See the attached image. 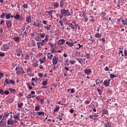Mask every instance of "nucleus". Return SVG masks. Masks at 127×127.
I'll use <instances>...</instances> for the list:
<instances>
[{
	"label": "nucleus",
	"instance_id": "nucleus-25",
	"mask_svg": "<svg viewBox=\"0 0 127 127\" xmlns=\"http://www.w3.org/2000/svg\"><path fill=\"white\" fill-rule=\"evenodd\" d=\"M13 119L14 120H17V121H18L19 122V121H20V118H19L18 116H17L16 115L13 116Z\"/></svg>",
	"mask_w": 127,
	"mask_h": 127
},
{
	"label": "nucleus",
	"instance_id": "nucleus-55",
	"mask_svg": "<svg viewBox=\"0 0 127 127\" xmlns=\"http://www.w3.org/2000/svg\"><path fill=\"white\" fill-rule=\"evenodd\" d=\"M62 101H57V104H58V105H61L62 106H63V104H61Z\"/></svg>",
	"mask_w": 127,
	"mask_h": 127
},
{
	"label": "nucleus",
	"instance_id": "nucleus-32",
	"mask_svg": "<svg viewBox=\"0 0 127 127\" xmlns=\"http://www.w3.org/2000/svg\"><path fill=\"white\" fill-rule=\"evenodd\" d=\"M51 25H49L48 26H46L45 28L47 30H50V29H51Z\"/></svg>",
	"mask_w": 127,
	"mask_h": 127
},
{
	"label": "nucleus",
	"instance_id": "nucleus-4",
	"mask_svg": "<svg viewBox=\"0 0 127 127\" xmlns=\"http://www.w3.org/2000/svg\"><path fill=\"white\" fill-rule=\"evenodd\" d=\"M9 49V45L7 44H4L2 48L3 51H7Z\"/></svg>",
	"mask_w": 127,
	"mask_h": 127
},
{
	"label": "nucleus",
	"instance_id": "nucleus-7",
	"mask_svg": "<svg viewBox=\"0 0 127 127\" xmlns=\"http://www.w3.org/2000/svg\"><path fill=\"white\" fill-rule=\"evenodd\" d=\"M6 24L7 28L8 29H9V28H11V22L10 21V20H7V21L6 22Z\"/></svg>",
	"mask_w": 127,
	"mask_h": 127
},
{
	"label": "nucleus",
	"instance_id": "nucleus-40",
	"mask_svg": "<svg viewBox=\"0 0 127 127\" xmlns=\"http://www.w3.org/2000/svg\"><path fill=\"white\" fill-rule=\"evenodd\" d=\"M97 91H98V93H99V94L100 95H102V93H103V91H102V90H101V89L98 88V89H97Z\"/></svg>",
	"mask_w": 127,
	"mask_h": 127
},
{
	"label": "nucleus",
	"instance_id": "nucleus-29",
	"mask_svg": "<svg viewBox=\"0 0 127 127\" xmlns=\"http://www.w3.org/2000/svg\"><path fill=\"white\" fill-rule=\"evenodd\" d=\"M11 15V13L6 14L5 18H6V19H9V18H10Z\"/></svg>",
	"mask_w": 127,
	"mask_h": 127
},
{
	"label": "nucleus",
	"instance_id": "nucleus-59",
	"mask_svg": "<svg viewBox=\"0 0 127 127\" xmlns=\"http://www.w3.org/2000/svg\"><path fill=\"white\" fill-rule=\"evenodd\" d=\"M78 45L79 47L76 48V49H80V48H81V47H83V45H81L80 44H78Z\"/></svg>",
	"mask_w": 127,
	"mask_h": 127
},
{
	"label": "nucleus",
	"instance_id": "nucleus-63",
	"mask_svg": "<svg viewBox=\"0 0 127 127\" xmlns=\"http://www.w3.org/2000/svg\"><path fill=\"white\" fill-rule=\"evenodd\" d=\"M124 52H125V56H127V50H125Z\"/></svg>",
	"mask_w": 127,
	"mask_h": 127
},
{
	"label": "nucleus",
	"instance_id": "nucleus-52",
	"mask_svg": "<svg viewBox=\"0 0 127 127\" xmlns=\"http://www.w3.org/2000/svg\"><path fill=\"white\" fill-rule=\"evenodd\" d=\"M27 99H31L32 98V95L31 94H29L27 97Z\"/></svg>",
	"mask_w": 127,
	"mask_h": 127
},
{
	"label": "nucleus",
	"instance_id": "nucleus-61",
	"mask_svg": "<svg viewBox=\"0 0 127 127\" xmlns=\"http://www.w3.org/2000/svg\"><path fill=\"white\" fill-rule=\"evenodd\" d=\"M104 70L105 71H110V69H109V67H108V66H106Z\"/></svg>",
	"mask_w": 127,
	"mask_h": 127
},
{
	"label": "nucleus",
	"instance_id": "nucleus-2",
	"mask_svg": "<svg viewBox=\"0 0 127 127\" xmlns=\"http://www.w3.org/2000/svg\"><path fill=\"white\" fill-rule=\"evenodd\" d=\"M68 26L72 29H76L78 28V24H77V22L75 20H72V23L68 24Z\"/></svg>",
	"mask_w": 127,
	"mask_h": 127
},
{
	"label": "nucleus",
	"instance_id": "nucleus-33",
	"mask_svg": "<svg viewBox=\"0 0 127 127\" xmlns=\"http://www.w3.org/2000/svg\"><path fill=\"white\" fill-rule=\"evenodd\" d=\"M59 110H60V107H59V106H56V108L54 110L55 113H57V112H58Z\"/></svg>",
	"mask_w": 127,
	"mask_h": 127
},
{
	"label": "nucleus",
	"instance_id": "nucleus-54",
	"mask_svg": "<svg viewBox=\"0 0 127 127\" xmlns=\"http://www.w3.org/2000/svg\"><path fill=\"white\" fill-rule=\"evenodd\" d=\"M4 94L5 95H8V94H9V91H7V90H5L4 92Z\"/></svg>",
	"mask_w": 127,
	"mask_h": 127
},
{
	"label": "nucleus",
	"instance_id": "nucleus-39",
	"mask_svg": "<svg viewBox=\"0 0 127 127\" xmlns=\"http://www.w3.org/2000/svg\"><path fill=\"white\" fill-rule=\"evenodd\" d=\"M35 111H40V107H39V106H36L35 108Z\"/></svg>",
	"mask_w": 127,
	"mask_h": 127
},
{
	"label": "nucleus",
	"instance_id": "nucleus-17",
	"mask_svg": "<svg viewBox=\"0 0 127 127\" xmlns=\"http://www.w3.org/2000/svg\"><path fill=\"white\" fill-rule=\"evenodd\" d=\"M46 12L49 13V15L51 16L52 18L53 17V15H52V14H53V10H51L50 11H46Z\"/></svg>",
	"mask_w": 127,
	"mask_h": 127
},
{
	"label": "nucleus",
	"instance_id": "nucleus-53",
	"mask_svg": "<svg viewBox=\"0 0 127 127\" xmlns=\"http://www.w3.org/2000/svg\"><path fill=\"white\" fill-rule=\"evenodd\" d=\"M36 26L37 27H39V26H40V24L39 23V22H36Z\"/></svg>",
	"mask_w": 127,
	"mask_h": 127
},
{
	"label": "nucleus",
	"instance_id": "nucleus-15",
	"mask_svg": "<svg viewBox=\"0 0 127 127\" xmlns=\"http://www.w3.org/2000/svg\"><path fill=\"white\" fill-rule=\"evenodd\" d=\"M52 6H54L55 8H58L59 7V3L55 2L53 4H52Z\"/></svg>",
	"mask_w": 127,
	"mask_h": 127
},
{
	"label": "nucleus",
	"instance_id": "nucleus-18",
	"mask_svg": "<svg viewBox=\"0 0 127 127\" xmlns=\"http://www.w3.org/2000/svg\"><path fill=\"white\" fill-rule=\"evenodd\" d=\"M66 44L68 46H69V47H72V46H74V43H73V42L71 43V42H69L68 41H66Z\"/></svg>",
	"mask_w": 127,
	"mask_h": 127
},
{
	"label": "nucleus",
	"instance_id": "nucleus-36",
	"mask_svg": "<svg viewBox=\"0 0 127 127\" xmlns=\"http://www.w3.org/2000/svg\"><path fill=\"white\" fill-rule=\"evenodd\" d=\"M5 53H4V52H0V57H3L5 56Z\"/></svg>",
	"mask_w": 127,
	"mask_h": 127
},
{
	"label": "nucleus",
	"instance_id": "nucleus-8",
	"mask_svg": "<svg viewBox=\"0 0 127 127\" xmlns=\"http://www.w3.org/2000/svg\"><path fill=\"white\" fill-rule=\"evenodd\" d=\"M7 124L8 126H12L14 124V121L12 119H9L7 120Z\"/></svg>",
	"mask_w": 127,
	"mask_h": 127
},
{
	"label": "nucleus",
	"instance_id": "nucleus-12",
	"mask_svg": "<svg viewBox=\"0 0 127 127\" xmlns=\"http://www.w3.org/2000/svg\"><path fill=\"white\" fill-rule=\"evenodd\" d=\"M82 16L84 18V22L85 23L88 22V19H89V17H88V16H87V15H86V14H83Z\"/></svg>",
	"mask_w": 127,
	"mask_h": 127
},
{
	"label": "nucleus",
	"instance_id": "nucleus-58",
	"mask_svg": "<svg viewBox=\"0 0 127 127\" xmlns=\"http://www.w3.org/2000/svg\"><path fill=\"white\" fill-rule=\"evenodd\" d=\"M45 40H46V42H47L48 41V35H46L45 36Z\"/></svg>",
	"mask_w": 127,
	"mask_h": 127
},
{
	"label": "nucleus",
	"instance_id": "nucleus-46",
	"mask_svg": "<svg viewBox=\"0 0 127 127\" xmlns=\"http://www.w3.org/2000/svg\"><path fill=\"white\" fill-rule=\"evenodd\" d=\"M103 113L105 114V115H109L108 110H105V109H104L103 110Z\"/></svg>",
	"mask_w": 127,
	"mask_h": 127
},
{
	"label": "nucleus",
	"instance_id": "nucleus-21",
	"mask_svg": "<svg viewBox=\"0 0 127 127\" xmlns=\"http://www.w3.org/2000/svg\"><path fill=\"white\" fill-rule=\"evenodd\" d=\"M103 83H104V85L106 87H108V86H110V82L107 81V80H105Z\"/></svg>",
	"mask_w": 127,
	"mask_h": 127
},
{
	"label": "nucleus",
	"instance_id": "nucleus-14",
	"mask_svg": "<svg viewBox=\"0 0 127 127\" xmlns=\"http://www.w3.org/2000/svg\"><path fill=\"white\" fill-rule=\"evenodd\" d=\"M59 45H63L65 43V40L64 39H60L59 42Z\"/></svg>",
	"mask_w": 127,
	"mask_h": 127
},
{
	"label": "nucleus",
	"instance_id": "nucleus-1",
	"mask_svg": "<svg viewBox=\"0 0 127 127\" xmlns=\"http://www.w3.org/2000/svg\"><path fill=\"white\" fill-rule=\"evenodd\" d=\"M60 12L59 14L60 19H62L63 16H70L73 14L72 12H70L69 9H65V8L61 9Z\"/></svg>",
	"mask_w": 127,
	"mask_h": 127
},
{
	"label": "nucleus",
	"instance_id": "nucleus-37",
	"mask_svg": "<svg viewBox=\"0 0 127 127\" xmlns=\"http://www.w3.org/2000/svg\"><path fill=\"white\" fill-rule=\"evenodd\" d=\"M89 41H90V42H92V43H93V42H95V40L93 39V36H90Z\"/></svg>",
	"mask_w": 127,
	"mask_h": 127
},
{
	"label": "nucleus",
	"instance_id": "nucleus-47",
	"mask_svg": "<svg viewBox=\"0 0 127 127\" xmlns=\"http://www.w3.org/2000/svg\"><path fill=\"white\" fill-rule=\"evenodd\" d=\"M0 95H3L4 94L3 89H0Z\"/></svg>",
	"mask_w": 127,
	"mask_h": 127
},
{
	"label": "nucleus",
	"instance_id": "nucleus-3",
	"mask_svg": "<svg viewBox=\"0 0 127 127\" xmlns=\"http://www.w3.org/2000/svg\"><path fill=\"white\" fill-rule=\"evenodd\" d=\"M4 82L7 85H10V84H12V85H14V84H15V81H14V80L12 79L9 80L8 78L5 79Z\"/></svg>",
	"mask_w": 127,
	"mask_h": 127
},
{
	"label": "nucleus",
	"instance_id": "nucleus-64",
	"mask_svg": "<svg viewBox=\"0 0 127 127\" xmlns=\"http://www.w3.org/2000/svg\"><path fill=\"white\" fill-rule=\"evenodd\" d=\"M43 24L46 25L47 24V21L44 20L43 21Z\"/></svg>",
	"mask_w": 127,
	"mask_h": 127
},
{
	"label": "nucleus",
	"instance_id": "nucleus-42",
	"mask_svg": "<svg viewBox=\"0 0 127 127\" xmlns=\"http://www.w3.org/2000/svg\"><path fill=\"white\" fill-rule=\"evenodd\" d=\"M90 21H93V22H95V20L94 19V17H93V16L92 15H91L90 16Z\"/></svg>",
	"mask_w": 127,
	"mask_h": 127
},
{
	"label": "nucleus",
	"instance_id": "nucleus-22",
	"mask_svg": "<svg viewBox=\"0 0 127 127\" xmlns=\"http://www.w3.org/2000/svg\"><path fill=\"white\" fill-rule=\"evenodd\" d=\"M95 82L96 85H99V84H101V83H102L103 81L101 80V79H98L96 80Z\"/></svg>",
	"mask_w": 127,
	"mask_h": 127
},
{
	"label": "nucleus",
	"instance_id": "nucleus-48",
	"mask_svg": "<svg viewBox=\"0 0 127 127\" xmlns=\"http://www.w3.org/2000/svg\"><path fill=\"white\" fill-rule=\"evenodd\" d=\"M35 34H36V33H35V32L31 33L32 38H34V36H35Z\"/></svg>",
	"mask_w": 127,
	"mask_h": 127
},
{
	"label": "nucleus",
	"instance_id": "nucleus-38",
	"mask_svg": "<svg viewBox=\"0 0 127 127\" xmlns=\"http://www.w3.org/2000/svg\"><path fill=\"white\" fill-rule=\"evenodd\" d=\"M4 116H5V117H6V118H7V117H8V116H9V113L7 112H5L4 113Z\"/></svg>",
	"mask_w": 127,
	"mask_h": 127
},
{
	"label": "nucleus",
	"instance_id": "nucleus-28",
	"mask_svg": "<svg viewBox=\"0 0 127 127\" xmlns=\"http://www.w3.org/2000/svg\"><path fill=\"white\" fill-rule=\"evenodd\" d=\"M36 115L37 116H44V112H36Z\"/></svg>",
	"mask_w": 127,
	"mask_h": 127
},
{
	"label": "nucleus",
	"instance_id": "nucleus-26",
	"mask_svg": "<svg viewBox=\"0 0 127 127\" xmlns=\"http://www.w3.org/2000/svg\"><path fill=\"white\" fill-rule=\"evenodd\" d=\"M48 57L50 59V60H52V57H53V55L51 54V53H49L48 54Z\"/></svg>",
	"mask_w": 127,
	"mask_h": 127
},
{
	"label": "nucleus",
	"instance_id": "nucleus-57",
	"mask_svg": "<svg viewBox=\"0 0 127 127\" xmlns=\"http://www.w3.org/2000/svg\"><path fill=\"white\" fill-rule=\"evenodd\" d=\"M38 76L40 78H42L43 77V74L40 73L38 74Z\"/></svg>",
	"mask_w": 127,
	"mask_h": 127
},
{
	"label": "nucleus",
	"instance_id": "nucleus-50",
	"mask_svg": "<svg viewBox=\"0 0 127 127\" xmlns=\"http://www.w3.org/2000/svg\"><path fill=\"white\" fill-rule=\"evenodd\" d=\"M76 62V61H69V63H70V64H72V65H74L75 64V63Z\"/></svg>",
	"mask_w": 127,
	"mask_h": 127
},
{
	"label": "nucleus",
	"instance_id": "nucleus-11",
	"mask_svg": "<svg viewBox=\"0 0 127 127\" xmlns=\"http://www.w3.org/2000/svg\"><path fill=\"white\" fill-rule=\"evenodd\" d=\"M26 21L27 23H30L31 22V16H29L26 17Z\"/></svg>",
	"mask_w": 127,
	"mask_h": 127
},
{
	"label": "nucleus",
	"instance_id": "nucleus-6",
	"mask_svg": "<svg viewBox=\"0 0 127 127\" xmlns=\"http://www.w3.org/2000/svg\"><path fill=\"white\" fill-rule=\"evenodd\" d=\"M76 61H78L79 63L81 64V65H82V64H83V63L86 61V59L84 58H78L76 59Z\"/></svg>",
	"mask_w": 127,
	"mask_h": 127
},
{
	"label": "nucleus",
	"instance_id": "nucleus-19",
	"mask_svg": "<svg viewBox=\"0 0 127 127\" xmlns=\"http://www.w3.org/2000/svg\"><path fill=\"white\" fill-rule=\"evenodd\" d=\"M65 4V3L63 2V1H60V8H63V7L64 6V5Z\"/></svg>",
	"mask_w": 127,
	"mask_h": 127
},
{
	"label": "nucleus",
	"instance_id": "nucleus-16",
	"mask_svg": "<svg viewBox=\"0 0 127 127\" xmlns=\"http://www.w3.org/2000/svg\"><path fill=\"white\" fill-rule=\"evenodd\" d=\"M13 40H14L15 42L18 43H19L20 39L19 37H15L13 38Z\"/></svg>",
	"mask_w": 127,
	"mask_h": 127
},
{
	"label": "nucleus",
	"instance_id": "nucleus-27",
	"mask_svg": "<svg viewBox=\"0 0 127 127\" xmlns=\"http://www.w3.org/2000/svg\"><path fill=\"white\" fill-rule=\"evenodd\" d=\"M39 35H40L41 38L43 39V38H44V37H45V33H40L39 34Z\"/></svg>",
	"mask_w": 127,
	"mask_h": 127
},
{
	"label": "nucleus",
	"instance_id": "nucleus-5",
	"mask_svg": "<svg viewBox=\"0 0 127 127\" xmlns=\"http://www.w3.org/2000/svg\"><path fill=\"white\" fill-rule=\"evenodd\" d=\"M52 62L53 65H57V63H58V56H54Z\"/></svg>",
	"mask_w": 127,
	"mask_h": 127
},
{
	"label": "nucleus",
	"instance_id": "nucleus-31",
	"mask_svg": "<svg viewBox=\"0 0 127 127\" xmlns=\"http://www.w3.org/2000/svg\"><path fill=\"white\" fill-rule=\"evenodd\" d=\"M14 17L15 19L17 20L18 19H19V18H20V15L19 14H17L15 16H14Z\"/></svg>",
	"mask_w": 127,
	"mask_h": 127
},
{
	"label": "nucleus",
	"instance_id": "nucleus-34",
	"mask_svg": "<svg viewBox=\"0 0 127 127\" xmlns=\"http://www.w3.org/2000/svg\"><path fill=\"white\" fill-rule=\"evenodd\" d=\"M22 107H23V103H21L18 104V108H19V109H21V108H22Z\"/></svg>",
	"mask_w": 127,
	"mask_h": 127
},
{
	"label": "nucleus",
	"instance_id": "nucleus-10",
	"mask_svg": "<svg viewBox=\"0 0 127 127\" xmlns=\"http://www.w3.org/2000/svg\"><path fill=\"white\" fill-rule=\"evenodd\" d=\"M16 53H17V56H20L21 54H22V51L20 49H18L16 50Z\"/></svg>",
	"mask_w": 127,
	"mask_h": 127
},
{
	"label": "nucleus",
	"instance_id": "nucleus-24",
	"mask_svg": "<svg viewBox=\"0 0 127 127\" xmlns=\"http://www.w3.org/2000/svg\"><path fill=\"white\" fill-rule=\"evenodd\" d=\"M94 36L96 38H100L101 36H102V35L100 34V33H96L94 35Z\"/></svg>",
	"mask_w": 127,
	"mask_h": 127
},
{
	"label": "nucleus",
	"instance_id": "nucleus-45",
	"mask_svg": "<svg viewBox=\"0 0 127 127\" xmlns=\"http://www.w3.org/2000/svg\"><path fill=\"white\" fill-rule=\"evenodd\" d=\"M9 91H10L11 93H13V92H15V89L9 88Z\"/></svg>",
	"mask_w": 127,
	"mask_h": 127
},
{
	"label": "nucleus",
	"instance_id": "nucleus-51",
	"mask_svg": "<svg viewBox=\"0 0 127 127\" xmlns=\"http://www.w3.org/2000/svg\"><path fill=\"white\" fill-rule=\"evenodd\" d=\"M105 127H111V124H110V123L106 124L105 125Z\"/></svg>",
	"mask_w": 127,
	"mask_h": 127
},
{
	"label": "nucleus",
	"instance_id": "nucleus-13",
	"mask_svg": "<svg viewBox=\"0 0 127 127\" xmlns=\"http://www.w3.org/2000/svg\"><path fill=\"white\" fill-rule=\"evenodd\" d=\"M15 69L16 71V73L17 75H18V74H19V73L21 72V71H20L21 69H20V67H19V66H18L17 67H16Z\"/></svg>",
	"mask_w": 127,
	"mask_h": 127
},
{
	"label": "nucleus",
	"instance_id": "nucleus-20",
	"mask_svg": "<svg viewBox=\"0 0 127 127\" xmlns=\"http://www.w3.org/2000/svg\"><path fill=\"white\" fill-rule=\"evenodd\" d=\"M122 24H124V25H127V18H125V20L123 19L122 20Z\"/></svg>",
	"mask_w": 127,
	"mask_h": 127
},
{
	"label": "nucleus",
	"instance_id": "nucleus-62",
	"mask_svg": "<svg viewBox=\"0 0 127 127\" xmlns=\"http://www.w3.org/2000/svg\"><path fill=\"white\" fill-rule=\"evenodd\" d=\"M71 90V91H70V93H75V89L74 88H72V89H70Z\"/></svg>",
	"mask_w": 127,
	"mask_h": 127
},
{
	"label": "nucleus",
	"instance_id": "nucleus-30",
	"mask_svg": "<svg viewBox=\"0 0 127 127\" xmlns=\"http://www.w3.org/2000/svg\"><path fill=\"white\" fill-rule=\"evenodd\" d=\"M23 7H24V8H25L26 9H27V8H28V4L27 3H24V2Z\"/></svg>",
	"mask_w": 127,
	"mask_h": 127
},
{
	"label": "nucleus",
	"instance_id": "nucleus-9",
	"mask_svg": "<svg viewBox=\"0 0 127 127\" xmlns=\"http://www.w3.org/2000/svg\"><path fill=\"white\" fill-rule=\"evenodd\" d=\"M90 73H92V69L88 68L85 69L84 70V73L85 74V75H87V76H89Z\"/></svg>",
	"mask_w": 127,
	"mask_h": 127
},
{
	"label": "nucleus",
	"instance_id": "nucleus-44",
	"mask_svg": "<svg viewBox=\"0 0 127 127\" xmlns=\"http://www.w3.org/2000/svg\"><path fill=\"white\" fill-rule=\"evenodd\" d=\"M42 85H43V86H47V81H43Z\"/></svg>",
	"mask_w": 127,
	"mask_h": 127
},
{
	"label": "nucleus",
	"instance_id": "nucleus-49",
	"mask_svg": "<svg viewBox=\"0 0 127 127\" xmlns=\"http://www.w3.org/2000/svg\"><path fill=\"white\" fill-rule=\"evenodd\" d=\"M25 60H29V55H27L25 57Z\"/></svg>",
	"mask_w": 127,
	"mask_h": 127
},
{
	"label": "nucleus",
	"instance_id": "nucleus-60",
	"mask_svg": "<svg viewBox=\"0 0 127 127\" xmlns=\"http://www.w3.org/2000/svg\"><path fill=\"white\" fill-rule=\"evenodd\" d=\"M123 53H124V52H123V51H122V50H120V51H119V54H122V56H124V54H123Z\"/></svg>",
	"mask_w": 127,
	"mask_h": 127
},
{
	"label": "nucleus",
	"instance_id": "nucleus-41",
	"mask_svg": "<svg viewBox=\"0 0 127 127\" xmlns=\"http://www.w3.org/2000/svg\"><path fill=\"white\" fill-rule=\"evenodd\" d=\"M110 76L111 79H114V78H116V75H115L114 74H110Z\"/></svg>",
	"mask_w": 127,
	"mask_h": 127
},
{
	"label": "nucleus",
	"instance_id": "nucleus-43",
	"mask_svg": "<svg viewBox=\"0 0 127 127\" xmlns=\"http://www.w3.org/2000/svg\"><path fill=\"white\" fill-rule=\"evenodd\" d=\"M31 71H32V68L31 67H29L27 69V72L30 73Z\"/></svg>",
	"mask_w": 127,
	"mask_h": 127
},
{
	"label": "nucleus",
	"instance_id": "nucleus-23",
	"mask_svg": "<svg viewBox=\"0 0 127 127\" xmlns=\"http://www.w3.org/2000/svg\"><path fill=\"white\" fill-rule=\"evenodd\" d=\"M37 44L38 45V48H40V46H43L44 44L41 42H37Z\"/></svg>",
	"mask_w": 127,
	"mask_h": 127
},
{
	"label": "nucleus",
	"instance_id": "nucleus-35",
	"mask_svg": "<svg viewBox=\"0 0 127 127\" xmlns=\"http://www.w3.org/2000/svg\"><path fill=\"white\" fill-rule=\"evenodd\" d=\"M6 14L4 13V12H3L0 16V18H4Z\"/></svg>",
	"mask_w": 127,
	"mask_h": 127
},
{
	"label": "nucleus",
	"instance_id": "nucleus-56",
	"mask_svg": "<svg viewBox=\"0 0 127 127\" xmlns=\"http://www.w3.org/2000/svg\"><path fill=\"white\" fill-rule=\"evenodd\" d=\"M60 23L61 24V26L62 27L64 26V25L63 24V22L61 21V20H60Z\"/></svg>",
	"mask_w": 127,
	"mask_h": 127
}]
</instances>
